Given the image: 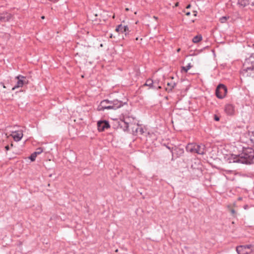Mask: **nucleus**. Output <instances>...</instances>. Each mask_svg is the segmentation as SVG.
Masks as SVG:
<instances>
[{
    "label": "nucleus",
    "instance_id": "obj_1",
    "mask_svg": "<svg viewBox=\"0 0 254 254\" xmlns=\"http://www.w3.org/2000/svg\"><path fill=\"white\" fill-rule=\"evenodd\" d=\"M229 163H240L247 165L254 164V149L252 148H243L239 155L231 154L228 158Z\"/></svg>",
    "mask_w": 254,
    "mask_h": 254
},
{
    "label": "nucleus",
    "instance_id": "obj_2",
    "mask_svg": "<svg viewBox=\"0 0 254 254\" xmlns=\"http://www.w3.org/2000/svg\"><path fill=\"white\" fill-rule=\"evenodd\" d=\"M128 100L125 99L124 100L114 99L109 100L105 99L101 101L98 106L97 110L98 111H104L105 110H117L125 105H127Z\"/></svg>",
    "mask_w": 254,
    "mask_h": 254
},
{
    "label": "nucleus",
    "instance_id": "obj_3",
    "mask_svg": "<svg viewBox=\"0 0 254 254\" xmlns=\"http://www.w3.org/2000/svg\"><path fill=\"white\" fill-rule=\"evenodd\" d=\"M251 71L254 72V53L246 58L243 65V73Z\"/></svg>",
    "mask_w": 254,
    "mask_h": 254
},
{
    "label": "nucleus",
    "instance_id": "obj_4",
    "mask_svg": "<svg viewBox=\"0 0 254 254\" xmlns=\"http://www.w3.org/2000/svg\"><path fill=\"white\" fill-rule=\"evenodd\" d=\"M227 93V88L224 84H219L215 89L216 96L220 99L225 97Z\"/></svg>",
    "mask_w": 254,
    "mask_h": 254
},
{
    "label": "nucleus",
    "instance_id": "obj_5",
    "mask_svg": "<svg viewBox=\"0 0 254 254\" xmlns=\"http://www.w3.org/2000/svg\"><path fill=\"white\" fill-rule=\"evenodd\" d=\"M128 123L126 122L124 120H114L113 123V127L115 129H122L124 131H127L128 129Z\"/></svg>",
    "mask_w": 254,
    "mask_h": 254
},
{
    "label": "nucleus",
    "instance_id": "obj_6",
    "mask_svg": "<svg viewBox=\"0 0 254 254\" xmlns=\"http://www.w3.org/2000/svg\"><path fill=\"white\" fill-rule=\"evenodd\" d=\"M15 79H17L16 84L12 87V90H14L15 89L22 87L24 84H27L28 80L25 76L22 75H18L15 77Z\"/></svg>",
    "mask_w": 254,
    "mask_h": 254
},
{
    "label": "nucleus",
    "instance_id": "obj_7",
    "mask_svg": "<svg viewBox=\"0 0 254 254\" xmlns=\"http://www.w3.org/2000/svg\"><path fill=\"white\" fill-rule=\"evenodd\" d=\"M110 125L106 120H100L97 122V128L99 132L104 131L106 129L109 128Z\"/></svg>",
    "mask_w": 254,
    "mask_h": 254
},
{
    "label": "nucleus",
    "instance_id": "obj_8",
    "mask_svg": "<svg viewBox=\"0 0 254 254\" xmlns=\"http://www.w3.org/2000/svg\"><path fill=\"white\" fill-rule=\"evenodd\" d=\"M116 31L124 33L126 37H129V32L127 25H123L122 24L118 25L116 28Z\"/></svg>",
    "mask_w": 254,
    "mask_h": 254
},
{
    "label": "nucleus",
    "instance_id": "obj_9",
    "mask_svg": "<svg viewBox=\"0 0 254 254\" xmlns=\"http://www.w3.org/2000/svg\"><path fill=\"white\" fill-rule=\"evenodd\" d=\"M224 112L228 116H233L235 113V107L232 104H227L224 106Z\"/></svg>",
    "mask_w": 254,
    "mask_h": 254
},
{
    "label": "nucleus",
    "instance_id": "obj_10",
    "mask_svg": "<svg viewBox=\"0 0 254 254\" xmlns=\"http://www.w3.org/2000/svg\"><path fill=\"white\" fill-rule=\"evenodd\" d=\"M171 152L172 155L171 160L173 161L174 160V158H177L182 156L184 153V150L183 148L176 147L174 151L171 150Z\"/></svg>",
    "mask_w": 254,
    "mask_h": 254
},
{
    "label": "nucleus",
    "instance_id": "obj_11",
    "mask_svg": "<svg viewBox=\"0 0 254 254\" xmlns=\"http://www.w3.org/2000/svg\"><path fill=\"white\" fill-rule=\"evenodd\" d=\"M12 17V14L6 11L0 13V22H6L9 21Z\"/></svg>",
    "mask_w": 254,
    "mask_h": 254
},
{
    "label": "nucleus",
    "instance_id": "obj_12",
    "mask_svg": "<svg viewBox=\"0 0 254 254\" xmlns=\"http://www.w3.org/2000/svg\"><path fill=\"white\" fill-rule=\"evenodd\" d=\"M195 153L200 155H203L206 152V147L203 144H197L195 143Z\"/></svg>",
    "mask_w": 254,
    "mask_h": 254
},
{
    "label": "nucleus",
    "instance_id": "obj_13",
    "mask_svg": "<svg viewBox=\"0 0 254 254\" xmlns=\"http://www.w3.org/2000/svg\"><path fill=\"white\" fill-rule=\"evenodd\" d=\"M23 134L22 130H17L12 132V136L14 141H19L23 137Z\"/></svg>",
    "mask_w": 254,
    "mask_h": 254
},
{
    "label": "nucleus",
    "instance_id": "obj_14",
    "mask_svg": "<svg viewBox=\"0 0 254 254\" xmlns=\"http://www.w3.org/2000/svg\"><path fill=\"white\" fill-rule=\"evenodd\" d=\"M43 151V149L42 147H39L36 149V151L32 153L31 155L29 157V159L31 161H34L38 155L40 154Z\"/></svg>",
    "mask_w": 254,
    "mask_h": 254
},
{
    "label": "nucleus",
    "instance_id": "obj_15",
    "mask_svg": "<svg viewBox=\"0 0 254 254\" xmlns=\"http://www.w3.org/2000/svg\"><path fill=\"white\" fill-rule=\"evenodd\" d=\"M236 251L238 254H251L247 250L245 249L244 246L240 245L236 247Z\"/></svg>",
    "mask_w": 254,
    "mask_h": 254
},
{
    "label": "nucleus",
    "instance_id": "obj_16",
    "mask_svg": "<svg viewBox=\"0 0 254 254\" xmlns=\"http://www.w3.org/2000/svg\"><path fill=\"white\" fill-rule=\"evenodd\" d=\"M195 143H189L186 147V149L188 152L195 153Z\"/></svg>",
    "mask_w": 254,
    "mask_h": 254
},
{
    "label": "nucleus",
    "instance_id": "obj_17",
    "mask_svg": "<svg viewBox=\"0 0 254 254\" xmlns=\"http://www.w3.org/2000/svg\"><path fill=\"white\" fill-rule=\"evenodd\" d=\"M155 84V82H154L151 79H148L146 80L145 84L143 85L144 86H149L151 88H156V87H154V84Z\"/></svg>",
    "mask_w": 254,
    "mask_h": 254
},
{
    "label": "nucleus",
    "instance_id": "obj_18",
    "mask_svg": "<svg viewBox=\"0 0 254 254\" xmlns=\"http://www.w3.org/2000/svg\"><path fill=\"white\" fill-rule=\"evenodd\" d=\"M238 4L243 7H245L250 4L249 0H238Z\"/></svg>",
    "mask_w": 254,
    "mask_h": 254
},
{
    "label": "nucleus",
    "instance_id": "obj_19",
    "mask_svg": "<svg viewBox=\"0 0 254 254\" xmlns=\"http://www.w3.org/2000/svg\"><path fill=\"white\" fill-rule=\"evenodd\" d=\"M192 67L190 63L188 64L186 66H182L181 67V72L187 73L189 69H190Z\"/></svg>",
    "mask_w": 254,
    "mask_h": 254
},
{
    "label": "nucleus",
    "instance_id": "obj_20",
    "mask_svg": "<svg viewBox=\"0 0 254 254\" xmlns=\"http://www.w3.org/2000/svg\"><path fill=\"white\" fill-rule=\"evenodd\" d=\"M202 39V36L200 34L194 36L192 39V42L194 43H197L200 41Z\"/></svg>",
    "mask_w": 254,
    "mask_h": 254
},
{
    "label": "nucleus",
    "instance_id": "obj_21",
    "mask_svg": "<svg viewBox=\"0 0 254 254\" xmlns=\"http://www.w3.org/2000/svg\"><path fill=\"white\" fill-rule=\"evenodd\" d=\"M167 85L169 86L168 87L166 88V90L168 91V92L171 91L172 89L174 88L176 85V83L175 82L173 83H167Z\"/></svg>",
    "mask_w": 254,
    "mask_h": 254
},
{
    "label": "nucleus",
    "instance_id": "obj_22",
    "mask_svg": "<svg viewBox=\"0 0 254 254\" xmlns=\"http://www.w3.org/2000/svg\"><path fill=\"white\" fill-rule=\"evenodd\" d=\"M229 18H230L229 16H222L220 18L219 21L221 23H225L226 22V21L227 20V19H228Z\"/></svg>",
    "mask_w": 254,
    "mask_h": 254
},
{
    "label": "nucleus",
    "instance_id": "obj_23",
    "mask_svg": "<svg viewBox=\"0 0 254 254\" xmlns=\"http://www.w3.org/2000/svg\"><path fill=\"white\" fill-rule=\"evenodd\" d=\"M135 130H136V132H139L140 134H142L144 133L143 129L141 127H138Z\"/></svg>",
    "mask_w": 254,
    "mask_h": 254
},
{
    "label": "nucleus",
    "instance_id": "obj_24",
    "mask_svg": "<svg viewBox=\"0 0 254 254\" xmlns=\"http://www.w3.org/2000/svg\"><path fill=\"white\" fill-rule=\"evenodd\" d=\"M229 211H230V212L231 213L232 215L234 217L236 216V211L234 209L230 208H229Z\"/></svg>",
    "mask_w": 254,
    "mask_h": 254
},
{
    "label": "nucleus",
    "instance_id": "obj_25",
    "mask_svg": "<svg viewBox=\"0 0 254 254\" xmlns=\"http://www.w3.org/2000/svg\"><path fill=\"white\" fill-rule=\"evenodd\" d=\"M214 120L215 121L218 122L220 121V117L217 115H214Z\"/></svg>",
    "mask_w": 254,
    "mask_h": 254
},
{
    "label": "nucleus",
    "instance_id": "obj_26",
    "mask_svg": "<svg viewBox=\"0 0 254 254\" xmlns=\"http://www.w3.org/2000/svg\"><path fill=\"white\" fill-rule=\"evenodd\" d=\"M244 246L245 247V249L246 250H247V249H251V248L253 247V245H244Z\"/></svg>",
    "mask_w": 254,
    "mask_h": 254
},
{
    "label": "nucleus",
    "instance_id": "obj_27",
    "mask_svg": "<svg viewBox=\"0 0 254 254\" xmlns=\"http://www.w3.org/2000/svg\"><path fill=\"white\" fill-rule=\"evenodd\" d=\"M251 140L254 143V132H252V135L251 137Z\"/></svg>",
    "mask_w": 254,
    "mask_h": 254
},
{
    "label": "nucleus",
    "instance_id": "obj_28",
    "mask_svg": "<svg viewBox=\"0 0 254 254\" xmlns=\"http://www.w3.org/2000/svg\"><path fill=\"white\" fill-rule=\"evenodd\" d=\"M250 1V4L253 6H254V0H249Z\"/></svg>",
    "mask_w": 254,
    "mask_h": 254
},
{
    "label": "nucleus",
    "instance_id": "obj_29",
    "mask_svg": "<svg viewBox=\"0 0 254 254\" xmlns=\"http://www.w3.org/2000/svg\"><path fill=\"white\" fill-rule=\"evenodd\" d=\"M249 253H251V254L254 253V245H253V247L251 248V251L249 252Z\"/></svg>",
    "mask_w": 254,
    "mask_h": 254
},
{
    "label": "nucleus",
    "instance_id": "obj_30",
    "mask_svg": "<svg viewBox=\"0 0 254 254\" xmlns=\"http://www.w3.org/2000/svg\"><path fill=\"white\" fill-rule=\"evenodd\" d=\"M184 12H185L186 15L187 16H190V11L186 12V11H184Z\"/></svg>",
    "mask_w": 254,
    "mask_h": 254
},
{
    "label": "nucleus",
    "instance_id": "obj_31",
    "mask_svg": "<svg viewBox=\"0 0 254 254\" xmlns=\"http://www.w3.org/2000/svg\"><path fill=\"white\" fill-rule=\"evenodd\" d=\"M5 149L6 151H8L9 150L10 148H9V145H6L5 146Z\"/></svg>",
    "mask_w": 254,
    "mask_h": 254
},
{
    "label": "nucleus",
    "instance_id": "obj_32",
    "mask_svg": "<svg viewBox=\"0 0 254 254\" xmlns=\"http://www.w3.org/2000/svg\"><path fill=\"white\" fill-rule=\"evenodd\" d=\"M0 84L2 86L3 88H6V87H5V86L4 85V84L3 83V82H1L0 83Z\"/></svg>",
    "mask_w": 254,
    "mask_h": 254
},
{
    "label": "nucleus",
    "instance_id": "obj_33",
    "mask_svg": "<svg viewBox=\"0 0 254 254\" xmlns=\"http://www.w3.org/2000/svg\"><path fill=\"white\" fill-rule=\"evenodd\" d=\"M190 7H191V4H188V5H187V6H186V8H187V9H189V8H190Z\"/></svg>",
    "mask_w": 254,
    "mask_h": 254
},
{
    "label": "nucleus",
    "instance_id": "obj_34",
    "mask_svg": "<svg viewBox=\"0 0 254 254\" xmlns=\"http://www.w3.org/2000/svg\"><path fill=\"white\" fill-rule=\"evenodd\" d=\"M167 148H168L170 151H171V150H172L173 151H174V150H173V147L171 148L170 147H169V146H167Z\"/></svg>",
    "mask_w": 254,
    "mask_h": 254
},
{
    "label": "nucleus",
    "instance_id": "obj_35",
    "mask_svg": "<svg viewBox=\"0 0 254 254\" xmlns=\"http://www.w3.org/2000/svg\"><path fill=\"white\" fill-rule=\"evenodd\" d=\"M49 1L53 2H56L58 1V0H49Z\"/></svg>",
    "mask_w": 254,
    "mask_h": 254
},
{
    "label": "nucleus",
    "instance_id": "obj_36",
    "mask_svg": "<svg viewBox=\"0 0 254 254\" xmlns=\"http://www.w3.org/2000/svg\"><path fill=\"white\" fill-rule=\"evenodd\" d=\"M156 89H161V86H157V87H156Z\"/></svg>",
    "mask_w": 254,
    "mask_h": 254
},
{
    "label": "nucleus",
    "instance_id": "obj_37",
    "mask_svg": "<svg viewBox=\"0 0 254 254\" xmlns=\"http://www.w3.org/2000/svg\"><path fill=\"white\" fill-rule=\"evenodd\" d=\"M193 13H194V14H193V15H194V16H196L197 12H196V11H193Z\"/></svg>",
    "mask_w": 254,
    "mask_h": 254
},
{
    "label": "nucleus",
    "instance_id": "obj_38",
    "mask_svg": "<svg viewBox=\"0 0 254 254\" xmlns=\"http://www.w3.org/2000/svg\"><path fill=\"white\" fill-rule=\"evenodd\" d=\"M179 5V2H177L176 4H175V5L176 6H178Z\"/></svg>",
    "mask_w": 254,
    "mask_h": 254
},
{
    "label": "nucleus",
    "instance_id": "obj_39",
    "mask_svg": "<svg viewBox=\"0 0 254 254\" xmlns=\"http://www.w3.org/2000/svg\"><path fill=\"white\" fill-rule=\"evenodd\" d=\"M41 18L43 19H44L45 18V16H41Z\"/></svg>",
    "mask_w": 254,
    "mask_h": 254
},
{
    "label": "nucleus",
    "instance_id": "obj_40",
    "mask_svg": "<svg viewBox=\"0 0 254 254\" xmlns=\"http://www.w3.org/2000/svg\"><path fill=\"white\" fill-rule=\"evenodd\" d=\"M13 143H11L10 144V146H11V147H13Z\"/></svg>",
    "mask_w": 254,
    "mask_h": 254
},
{
    "label": "nucleus",
    "instance_id": "obj_41",
    "mask_svg": "<svg viewBox=\"0 0 254 254\" xmlns=\"http://www.w3.org/2000/svg\"><path fill=\"white\" fill-rule=\"evenodd\" d=\"M247 206V205H246V206L244 207V208H245V209H246Z\"/></svg>",
    "mask_w": 254,
    "mask_h": 254
},
{
    "label": "nucleus",
    "instance_id": "obj_42",
    "mask_svg": "<svg viewBox=\"0 0 254 254\" xmlns=\"http://www.w3.org/2000/svg\"><path fill=\"white\" fill-rule=\"evenodd\" d=\"M180 49H178L177 50V51H178V52H179V51H180Z\"/></svg>",
    "mask_w": 254,
    "mask_h": 254
},
{
    "label": "nucleus",
    "instance_id": "obj_43",
    "mask_svg": "<svg viewBox=\"0 0 254 254\" xmlns=\"http://www.w3.org/2000/svg\"><path fill=\"white\" fill-rule=\"evenodd\" d=\"M154 87H157V86H156V85H155V84H154Z\"/></svg>",
    "mask_w": 254,
    "mask_h": 254
},
{
    "label": "nucleus",
    "instance_id": "obj_44",
    "mask_svg": "<svg viewBox=\"0 0 254 254\" xmlns=\"http://www.w3.org/2000/svg\"><path fill=\"white\" fill-rule=\"evenodd\" d=\"M135 40H138V38H136L135 39Z\"/></svg>",
    "mask_w": 254,
    "mask_h": 254
}]
</instances>
